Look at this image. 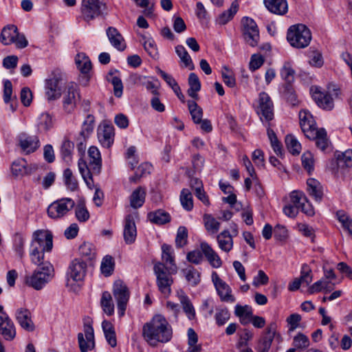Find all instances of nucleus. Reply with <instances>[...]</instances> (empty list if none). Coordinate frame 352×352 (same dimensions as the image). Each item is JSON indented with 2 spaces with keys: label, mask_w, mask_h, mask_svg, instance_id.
Segmentation results:
<instances>
[{
  "label": "nucleus",
  "mask_w": 352,
  "mask_h": 352,
  "mask_svg": "<svg viewBox=\"0 0 352 352\" xmlns=\"http://www.w3.org/2000/svg\"><path fill=\"white\" fill-rule=\"evenodd\" d=\"M162 252V262L156 263L153 270L159 290L165 297H168L170 294V285L173 283L171 275L175 271L174 250L170 245L163 244Z\"/></svg>",
  "instance_id": "nucleus-1"
},
{
  "label": "nucleus",
  "mask_w": 352,
  "mask_h": 352,
  "mask_svg": "<svg viewBox=\"0 0 352 352\" xmlns=\"http://www.w3.org/2000/svg\"><path fill=\"white\" fill-rule=\"evenodd\" d=\"M142 335L151 346H155L159 342L169 341L172 337V329L166 318L158 314L144 324Z\"/></svg>",
  "instance_id": "nucleus-2"
},
{
  "label": "nucleus",
  "mask_w": 352,
  "mask_h": 352,
  "mask_svg": "<svg viewBox=\"0 0 352 352\" xmlns=\"http://www.w3.org/2000/svg\"><path fill=\"white\" fill-rule=\"evenodd\" d=\"M53 236L51 232L38 230L32 234L30 248V256L32 262L40 265L44 258V253L50 252L53 248Z\"/></svg>",
  "instance_id": "nucleus-3"
},
{
  "label": "nucleus",
  "mask_w": 352,
  "mask_h": 352,
  "mask_svg": "<svg viewBox=\"0 0 352 352\" xmlns=\"http://www.w3.org/2000/svg\"><path fill=\"white\" fill-rule=\"evenodd\" d=\"M41 265L30 276L25 277V283L36 290L41 289L52 278L53 266L48 262H41Z\"/></svg>",
  "instance_id": "nucleus-4"
},
{
  "label": "nucleus",
  "mask_w": 352,
  "mask_h": 352,
  "mask_svg": "<svg viewBox=\"0 0 352 352\" xmlns=\"http://www.w3.org/2000/svg\"><path fill=\"white\" fill-rule=\"evenodd\" d=\"M287 39L289 44L296 48H305L311 40V34L309 28L303 24L291 26L287 33Z\"/></svg>",
  "instance_id": "nucleus-5"
},
{
  "label": "nucleus",
  "mask_w": 352,
  "mask_h": 352,
  "mask_svg": "<svg viewBox=\"0 0 352 352\" xmlns=\"http://www.w3.org/2000/svg\"><path fill=\"white\" fill-rule=\"evenodd\" d=\"M64 81V74L58 69L54 70L45 80V96L49 101L60 98Z\"/></svg>",
  "instance_id": "nucleus-6"
},
{
  "label": "nucleus",
  "mask_w": 352,
  "mask_h": 352,
  "mask_svg": "<svg viewBox=\"0 0 352 352\" xmlns=\"http://www.w3.org/2000/svg\"><path fill=\"white\" fill-rule=\"evenodd\" d=\"M80 100V89L76 83L69 82L63 92V109L68 114L72 113Z\"/></svg>",
  "instance_id": "nucleus-7"
},
{
  "label": "nucleus",
  "mask_w": 352,
  "mask_h": 352,
  "mask_svg": "<svg viewBox=\"0 0 352 352\" xmlns=\"http://www.w3.org/2000/svg\"><path fill=\"white\" fill-rule=\"evenodd\" d=\"M113 294L117 302L118 315L122 317L130 296L129 289L122 280H116L113 286Z\"/></svg>",
  "instance_id": "nucleus-8"
},
{
  "label": "nucleus",
  "mask_w": 352,
  "mask_h": 352,
  "mask_svg": "<svg viewBox=\"0 0 352 352\" xmlns=\"http://www.w3.org/2000/svg\"><path fill=\"white\" fill-rule=\"evenodd\" d=\"M75 206L71 198H62L52 202L47 208L48 216L54 219H60L66 215Z\"/></svg>",
  "instance_id": "nucleus-9"
},
{
  "label": "nucleus",
  "mask_w": 352,
  "mask_h": 352,
  "mask_svg": "<svg viewBox=\"0 0 352 352\" xmlns=\"http://www.w3.org/2000/svg\"><path fill=\"white\" fill-rule=\"evenodd\" d=\"M106 5L102 0H82L81 12L86 21L93 20L102 14Z\"/></svg>",
  "instance_id": "nucleus-10"
},
{
  "label": "nucleus",
  "mask_w": 352,
  "mask_h": 352,
  "mask_svg": "<svg viewBox=\"0 0 352 352\" xmlns=\"http://www.w3.org/2000/svg\"><path fill=\"white\" fill-rule=\"evenodd\" d=\"M242 23L243 25V36L246 43L252 47L256 46L260 37L256 23L249 17H243Z\"/></svg>",
  "instance_id": "nucleus-11"
},
{
  "label": "nucleus",
  "mask_w": 352,
  "mask_h": 352,
  "mask_svg": "<svg viewBox=\"0 0 352 352\" xmlns=\"http://www.w3.org/2000/svg\"><path fill=\"white\" fill-rule=\"evenodd\" d=\"M212 280L221 301L231 303L235 302L236 299L232 294L231 288L219 278L217 272L212 274Z\"/></svg>",
  "instance_id": "nucleus-12"
},
{
  "label": "nucleus",
  "mask_w": 352,
  "mask_h": 352,
  "mask_svg": "<svg viewBox=\"0 0 352 352\" xmlns=\"http://www.w3.org/2000/svg\"><path fill=\"white\" fill-rule=\"evenodd\" d=\"M85 334H78V341L80 352H88L91 351L95 346L94 329L90 324H85L84 327Z\"/></svg>",
  "instance_id": "nucleus-13"
},
{
  "label": "nucleus",
  "mask_w": 352,
  "mask_h": 352,
  "mask_svg": "<svg viewBox=\"0 0 352 352\" xmlns=\"http://www.w3.org/2000/svg\"><path fill=\"white\" fill-rule=\"evenodd\" d=\"M258 104V113L262 116L261 120L263 118L267 122L272 120L274 118L273 103L267 94L262 92L259 94Z\"/></svg>",
  "instance_id": "nucleus-14"
},
{
  "label": "nucleus",
  "mask_w": 352,
  "mask_h": 352,
  "mask_svg": "<svg viewBox=\"0 0 352 352\" xmlns=\"http://www.w3.org/2000/svg\"><path fill=\"white\" fill-rule=\"evenodd\" d=\"M87 270V264L82 258L74 259L69 265L67 274L74 281L84 279Z\"/></svg>",
  "instance_id": "nucleus-15"
},
{
  "label": "nucleus",
  "mask_w": 352,
  "mask_h": 352,
  "mask_svg": "<svg viewBox=\"0 0 352 352\" xmlns=\"http://www.w3.org/2000/svg\"><path fill=\"white\" fill-rule=\"evenodd\" d=\"M114 127L111 124L103 123L98 129V138L101 145L110 148L114 141Z\"/></svg>",
  "instance_id": "nucleus-16"
},
{
  "label": "nucleus",
  "mask_w": 352,
  "mask_h": 352,
  "mask_svg": "<svg viewBox=\"0 0 352 352\" xmlns=\"http://www.w3.org/2000/svg\"><path fill=\"white\" fill-rule=\"evenodd\" d=\"M300 125L306 137H313L314 130L316 129V122L307 110H302L299 112Z\"/></svg>",
  "instance_id": "nucleus-17"
},
{
  "label": "nucleus",
  "mask_w": 352,
  "mask_h": 352,
  "mask_svg": "<svg viewBox=\"0 0 352 352\" xmlns=\"http://www.w3.org/2000/svg\"><path fill=\"white\" fill-rule=\"evenodd\" d=\"M312 97L318 107L330 111L334 107L333 99L331 94L327 92L321 91L318 87L311 88Z\"/></svg>",
  "instance_id": "nucleus-18"
},
{
  "label": "nucleus",
  "mask_w": 352,
  "mask_h": 352,
  "mask_svg": "<svg viewBox=\"0 0 352 352\" xmlns=\"http://www.w3.org/2000/svg\"><path fill=\"white\" fill-rule=\"evenodd\" d=\"M123 236L126 244H132L135 241L137 236L136 226L134 217L131 214L126 215L124 219Z\"/></svg>",
  "instance_id": "nucleus-19"
},
{
  "label": "nucleus",
  "mask_w": 352,
  "mask_h": 352,
  "mask_svg": "<svg viewBox=\"0 0 352 352\" xmlns=\"http://www.w3.org/2000/svg\"><path fill=\"white\" fill-rule=\"evenodd\" d=\"M0 316V333L6 340L11 341L16 336L14 324L8 316Z\"/></svg>",
  "instance_id": "nucleus-20"
},
{
  "label": "nucleus",
  "mask_w": 352,
  "mask_h": 352,
  "mask_svg": "<svg viewBox=\"0 0 352 352\" xmlns=\"http://www.w3.org/2000/svg\"><path fill=\"white\" fill-rule=\"evenodd\" d=\"M19 146L25 154L34 153L40 146L39 139L36 135L21 134L19 136Z\"/></svg>",
  "instance_id": "nucleus-21"
},
{
  "label": "nucleus",
  "mask_w": 352,
  "mask_h": 352,
  "mask_svg": "<svg viewBox=\"0 0 352 352\" xmlns=\"http://www.w3.org/2000/svg\"><path fill=\"white\" fill-rule=\"evenodd\" d=\"M16 320L20 326L28 331L34 330V324L31 318V314L27 309L20 308L16 311Z\"/></svg>",
  "instance_id": "nucleus-22"
},
{
  "label": "nucleus",
  "mask_w": 352,
  "mask_h": 352,
  "mask_svg": "<svg viewBox=\"0 0 352 352\" xmlns=\"http://www.w3.org/2000/svg\"><path fill=\"white\" fill-rule=\"evenodd\" d=\"M177 298L179 300L181 307L189 320H194L196 317L195 307L186 293L181 290L177 292Z\"/></svg>",
  "instance_id": "nucleus-23"
},
{
  "label": "nucleus",
  "mask_w": 352,
  "mask_h": 352,
  "mask_svg": "<svg viewBox=\"0 0 352 352\" xmlns=\"http://www.w3.org/2000/svg\"><path fill=\"white\" fill-rule=\"evenodd\" d=\"M107 36L111 45L119 51H124L126 48L124 39L118 30L114 27H109L106 31Z\"/></svg>",
  "instance_id": "nucleus-24"
},
{
  "label": "nucleus",
  "mask_w": 352,
  "mask_h": 352,
  "mask_svg": "<svg viewBox=\"0 0 352 352\" xmlns=\"http://www.w3.org/2000/svg\"><path fill=\"white\" fill-rule=\"evenodd\" d=\"M275 324H270L266 329L264 335L262 336L258 345V352H268L275 333Z\"/></svg>",
  "instance_id": "nucleus-25"
},
{
  "label": "nucleus",
  "mask_w": 352,
  "mask_h": 352,
  "mask_svg": "<svg viewBox=\"0 0 352 352\" xmlns=\"http://www.w3.org/2000/svg\"><path fill=\"white\" fill-rule=\"evenodd\" d=\"M89 166L93 169V173L99 174L102 167V158L100 153L96 146H91L88 150Z\"/></svg>",
  "instance_id": "nucleus-26"
},
{
  "label": "nucleus",
  "mask_w": 352,
  "mask_h": 352,
  "mask_svg": "<svg viewBox=\"0 0 352 352\" xmlns=\"http://www.w3.org/2000/svg\"><path fill=\"white\" fill-rule=\"evenodd\" d=\"M264 3L270 12L276 14L283 15L288 10L286 0H264Z\"/></svg>",
  "instance_id": "nucleus-27"
},
{
  "label": "nucleus",
  "mask_w": 352,
  "mask_h": 352,
  "mask_svg": "<svg viewBox=\"0 0 352 352\" xmlns=\"http://www.w3.org/2000/svg\"><path fill=\"white\" fill-rule=\"evenodd\" d=\"M78 166L79 172L81 174L82 177L83 178L87 187L90 189H92L94 186L92 175L94 173H93V169L91 168V166H89V164H87V162L82 159H80L78 160Z\"/></svg>",
  "instance_id": "nucleus-28"
},
{
  "label": "nucleus",
  "mask_w": 352,
  "mask_h": 352,
  "mask_svg": "<svg viewBox=\"0 0 352 352\" xmlns=\"http://www.w3.org/2000/svg\"><path fill=\"white\" fill-rule=\"evenodd\" d=\"M18 32V28L14 25L5 26L0 35L1 42L5 45L12 44Z\"/></svg>",
  "instance_id": "nucleus-29"
},
{
  "label": "nucleus",
  "mask_w": 352,
  "mask_h": 352,
  "mask_svg": "<svg viewBox=\"0 0 352 352\" xmlns=\"http://www.w3.org/2000/svg\"><path fill=\"white\" fill-rule=\"evenodd\" d=\"M182 274L186 281L192 287L197 286L201 281V274L194 267L188 266L182 270Z\"/></svg>",
  "instance_id": "nucleus-30"
},
{
  "label": "nucleus",
  "mask_w": 352,
  "mask_h": 352,
  "mask_svg": "<svg viewBox=\"0 0 352 352\" xmlns=\"http://www.w3.org/2000/svg\"><path fill=\"white\" fill-rule=\"evenodd\" d=\"M146 189L142 186L137 188L130 196V205L133 208H140L145 201Z\"/></svg>",
  "instance_id": "nucleus-31"
},
{
  "label": "nucleus",
  "mask_w": 352,
  "mask_h": 352,
  "mask_svg": "<svg viewBox=\"0 0 352 352\" xmlns=\"http://www.w3.org/2000/svg\"><path fill=\"white\" fill-rule=\"evenodd\" d=\"M219 248L229 252L233 246L232 237L228 230H223L217 237Z\"/></svg>",
  "instance_id": "nucleus-32"
},
{
  "label": "nucleus",
  "mask_w": 352,
  "mask_h": 352,
  "mask_svg": "<svg viewBox=\"0 0 352 352\" xmlns=\"http://www.w3.org/2000/svg\"><path fill=\"white\" fill-rule=\"evenodd\" d=\"M239 8V3L237 0L234 1L231 6L228 10L224 11L221 14L219 15V16L216 19L217 23L219 25H225L228 21H230L236 13Z\"/></svg>",
  "instance_id": "nucleus-33"
},
{
  "label": "nucleus",
  "mask_w": 352,
  "mask_h": 352,
  "mask_svg": "<svg viewBox=\"0 0 352 352\" xmlns=\"http://www.w3.org/2000/svg\"><path fill=\"white\" fill-rule=\"evenodd\" d=\"M307 190L309 195L314 198L316 201H320L322 198V186L318 181L314 178H309L307 182Z\"/></svg>",
  "instance_id": "nucleus-34"
},
{
  "label": "nucleus",
  "mask_w": 352,
  "mask_h": 352,
  "mask_svg": "<svg viewBox=\"0 0 352 352\" xmlns=\"http://www.w3.org/2000/svg\"><path fill=\"white\" fill-rule=\"evenodd\" d=\"M313 137H307L309 139L316 140L318 148L324 151L329 145V140L327 138V132L324 129H314Z\"/></svg>",
  "instance_id": "nucleus-35"
},
{
  "label": "nucleus",
  "mask_w": 352,
  "mask_h": 352,
  "mask_svg": "<svg viewBox=\"0 0 352 352\" xmlns=\"http://www.w3.org/2000/svg\"><path fill=\"white\" fill-rule=\"evenodd\" d=\"M11 172L14 177L30 173V171L28 168L27 161L23 158L18 159L12 162Z\"/></svg>",
  "instance_id": "nucleus-36"
},
{
  "label": "nucleus",
  "mask_w": 352,
  "mask_h": 352,
  "mask_svg": "<svg viewBox=\"0 0 352 352\" xmlns=\"http://www.w3.org/2000/svg\"><path fill=\"white\" fill-rule=\"evenodd\" d=\"M179 201L182 207L187 212L192 211L194 207L192 192L186 188L182 190L179 195Z\"/></svg>",
  "instance_id": "nucleus-37"
},
{
  "label": "nucleus",
  "mask_w": 352,
  "mask_h": 352,
  "mask_svg": "<svg viewBox=\"0 0 352 352\" xmlns=\"http://www.w3.org/2000/svg\"><path fill=\"white\" fill-rule=\"evenodd\" d=\"M74 148V142L65 138L60 146V154L62 159L67 164L72 161Z\"/></svg>",
  "instance_id": "nucleus-38"
},
{
  "label": "nucleus",
  "mask_w": 352,
  "mask_h": 352,
  "mask_svg": "<svg viewBox=\"0 0 352 352\" xmlns=\"http://www.w3.org/2000/svg\"><path fill=\"white\" fill-rule=\"evenodd\" d=\"M149 221L155 224L162 225L170 221V215L168 212L158 210L148 214Z\"/></svg>",
  "instance_id": "nucleus-39"
},
{
  "label": "nucleus",
  "mask_w": 352,
  "mask_h": 352,
  "mask_svg": "<svg viewBox=\"0 0 352 352\" xmlns=\"http://www.w3.org/2000/svg\"><path fill=\"white\" fill-rule=\"evenodd\" d=\"M95 118L91 114H88L84 120L79 135L85 140L89 138L94 129Z\"/></svg>",
  "instance_id": "nucleus-40"
},
{
  "label": "nucleus",
  "mask_w": 352,
  "mask_h": 352,
  "mask_svg": "<svg viewBox=\"0 0 352 352\" xmlns=\"http://www.w3.org/2000/svg\"><path fill=\"white\" fill-rule=\"evenodd\" d=\"M188 85L189 89L188 90V95L192 98L197 97V92L201 89V82L195 73H190L188 76Z\"/></svg>",
  "instance_id": "nucleus-41"
},
{
  "label": "nucleus",
  "mask_w": 352,
  "mask_h": 352,
  "mask_svg": "<svg viewBox=\"0 0 352 352\" xmlns=\"http://www.w3.org/2000/svg\"><path fill=\"white\" fill-rule=\"evenodd\" d=\"M100 305L103 311L108 316H111L114 313V305L112 302V297L109 292L102 293Z\"/></svg>",
  "instance_id": "nucleus-42"
},
{
  "label": "nucleus",
  "mask_w": 352,
  "mask_h": 352,
  "mask_svg": "<svg viewBox=\"0 0 352 352\" xmlns=\"http://www.w3.org/2000/svg\"><path fill=\"white\" fill-rule=\"evenodd\" d=\"M204 223L206 230L210 234H214L219 230L220 223L211 214L204 215Z\"/></svg>",
  "instance_id": "nucleus-43"
},
{
  "label": "nucleus",
  "mask_w": 352,
  "mask_h": 352,
  "mask_svg": "<svg viewBox=\"0 0 352 352\" xmlns=\"http://www.w3.org/2000/svg\"><path fill=\"white\" fill-rule=\"evenodd\" d=\"M177 56L180 58L183 66L189 70H193L195 65L192 58L184 46L177 45Z\"/></svg>",
  "instance_id": "nucleus-44"
},
{
  "label": "nucleus",
  "mask_w": 352,
  "mask_h": 352,
  "mask_svg": "<svg viewBox=\"0 0 352 352\" xmlns=\"http://www.w3.org/2000/svg\"><path fill=\"white\" fill-rule=\"evenodd\" d=\"M188 108L193 122L195 124L200 123L203 117L202 109L193 100L188 101Z\"/></svg>",
  "instance_id": "nucleus-45"
},
{
  "label": "nucleus",
  "mask_w": 352,
  "mask_h": 352,
  "mask_svg": "<svg viewBox=\"0 0 352 352\" xmlns=\"http://www.w3.org/2000/svg\"><path fill=\"white\" fill-rule=\"evenodd\" d=\"M79 254L85 260L91 261L96 256V250L93 244L85 242L79 247Z\"/></svg>",
  "instance_id": "nucleus-46"
},
{
  "label": "nucleus",
  "mask_w": 352,
  "mask_h": 352,
  "mask_svg": "<svg viewBox=\"0 0 352 352\" xmlns=\"http://www.w3.org/2000/svg\"><path fill=\"white\" fill-rule=\"evenodd\" d=\"M287 148L292 155H298L301 151V144L292 135H287L285 137Z\"/></svg>",
  "instance_id": "nucleus-47"
},
{
  "label": "nucleus",
  "mask_w": 352,
  "mask_h": 352,
  "mask_svg": "<svg viewBox=\"0 0 352 352\" xmlns=\"http://www.w3.org/2000/svg\"><path fill=\"white\" fill-rule=\"evenodd\" d=\"M332 287L329 285V282L323 279H321L314 283L308 289V292L310 294H313L316 292L324 290L326 293L329 292L332 290Z\"/></svg>",
  "instance_id": "nucleus-48"
},
{
  "label": "nucleus",
  "mask_w": 352,
  "mask_h": 352,
  "mask_svg": "<svg viewBox=\"0 0 352 352\" xmlns=\"http://www.w3.org/2000/svg\"><path fill=\"white\" fill-rule=\"evenodd\" d=\"M64 182L67 188L71 191L76 190L78 187V182L73 175V173L69 168H66L63 172Z\"/></svg>",
  "instance_id": "nucleus-49"
},
{
  "label": "nucleus",
  "mask_w": 352,
  "mask_h": 352,
  "mask_svg": "<svg viewBox=\"0 0 352 352\" xmlns=\"http://www.w3.org/2000/svg\"><path fill=\"white\" fill-rule=\"evenodd\" d=\"M337 163L340 167L352 166V150H346V151L338 154Z\"/></svg>",
  "instance_id": "nucleus-50"
},
{
  "label": "nucleus",
  "mask_w": 352,
  "mask_h": 352,
  "mask_svg": "<svg viewBox=\"0 0 352 352\" xmlns=\"http://www.w3.org/2000/svg\"><path fill=\"white\" fill-rule=\"evenodd\" d=\"M76 64L78 69L83 74H87L91 69V63L88 57L78 54L76 58Z\"/></svg>",
  "instance_id": "nucleus-51"
},
{
  "label": "nucleus",
  "mask_w": 352,
  "mask_h": 352,
  "mask_svg": "<svg viewBox=\"0 0 352 352\" xmlns=\"http://www.w3.org/2000/svg\"><path fill=\"white\" fill-rule=\"evenodd\" d=\"M114 268V261L112 256L109 255L105 256L101 263L100 270L101 272L105 276H109Z\"/></svg>",
  "instance_id": "nucleus-52"
},
{
  "label": "nucleus",
  "mask_w": 352,
  "mask_h": 352,
  "mask_svg": "<svg viewBox=\"0 0 352 352\" xmlns=\"http://www.w3.org/2000/svg\"><path fill=\"white\" fill-rule=\"evenodd\" d=\"M230 314L228 309L224 308H217L214 315L215 321L217 325L222 326L225 324L230 319Z\"/></svg>",
  "instance_id": "nucleus-53"
},
{
  "label": "nucleus",
  "mask_w": 352,
  "mask_h": 352,
  "mask_svg": "<svg viewBox=\"0 0 352 352\" xmlns=\"http://www.w3.org/2000/svg\"><path fill=\"white\" fill-rule=\"evenodd\" d=\"M295 72L289 62H285L280 69V76L283 80L290 83L294 80Z\"/></svg>",
  "instance_id": "nucleus-54"
},
{
  "label": "nucleus",
  "mask_w": 352,
  "mask_h": 352,
  "mask_svg": "<svg viewBox=\"0 0 352 352\" xmlns=\"http://www.w3.org/2000/svg\"><path fill=\"white\" fill-rule=\"evenodd\" d=\"M290 203L293 206H296L298 209L300 210L302 204L307 201V197L305 194L300 191H293L291 192L290 196Z\"/></svg>",
  "instance_id": "nucleus-55"
},
{
  "label": "nucleus",
  "mask_w": 352,
  "mask_h": 352,
  "mask_svg": "<svg viewBox=\"0 0 352 352\" xmlns=\"http://www.w3.org/2000/svg\"><path fill=\"white\" fill-rule=\"evenodd\" d=\"M75 215L80 222H85L89 219V213L85 207V204H78L75 209Z\"/></svg>",
  "instance_id": "nucleus-56"
},
{
  "label": "nucleus",
  "mask_w": 352,
  "mask_h": 352,
  "mask_svg": "<svg viewBox=\"0 0 352 352\" xmlns=\"http://www.w3.org/2000/svg\"><path fill=\"white\" fill-rule=\"evenodd\" d=\"M303 168L311 174L314 168V161L312 154L310 152H305L301 157Z\"/></svg>",
  "instance_id": "nucleus-57"
},
{
  "label": "nucleus",
  "mask_w": 352,
  "mask_h": 352,
  "mask_svg": "<svg viewBox=\"0 0 352 352\" xmlns=\"http://www.w3.org/2000/svg\"><path fill=\"white\" fill-rule=\"evenodd\" d=\"M144 48L153 58H158V52L154 40L152 38H148L144 42Z\"/></svg>",
  "instance_id": "nucleus-58"
},
{
  "label": "nucleus",
  "mask_w": 352,
  "mask_h": 352,
  "mask_svg": "<svg viewBox=\"0 0 352 352\" xmlns=\"http://www.w3.org/2000/svg\"><path fill=\"white\" fill-rule=\"evenodd\" d=\"M188 232L185 226H179L177 228V248H183L188 243Z\"/></svg>",
  "instance_id": "nucleus-59"
},
{
  "label": "nucleus",
  "mask_w": 352,
  "mask_h": 352,
  "mask_svg": "<svg viewBox=\"0 0 352 352\" xmlns=\"http://www.w3.org/2000/svg\"><path fill=\"white\" fill-rule=\"evenodd\" d=\"M299 279L302 283H305L307 285H309L312 281V272L307 264H303L302 265Z\"/></svg>",
  "instance_id": "nucleus-60"
},
{
  "label": "nucleus",
  "mask_w": 352,
  "mask_h": 352,
  "mask_svg": "<svg viewBox=\"0 0 352 352\" xmlns=\"http://www.w3.org/2000/svg\"><path fill=\"white\" fill-rule=\"evenodd\" d=\"M309 64L316 67H320L322 66L324 61L322 54L318 51H311L309 54Z\"/></svg>",
  "instance_id": "nucleus-61"
},
{
  "label": "nucleus",
  "mask_w": 352,
  "mask_h": 352,
  "mask_svg": "<svg viewBox=\"0 0 352 352\" xmlns=\"http://www.w3.org/2000/svg\"><path fill=\"white\" fill-rule=\"evenodd\" d=\"M293 344L297 349H303L309 345V340L305 335L298 333L294 337Z\"/></svg>",
  "instance_id": "nucleus-62"
},
{
  "label": "nucleus",
  "mask_w": 352,
  "mask_h": 352,
  "mask_svg": "<svg viewBox=\"0 0 352 352\" xmlns=\"http://www.w3.org/2000/svg\"><path fill=\"white\" fill-rule=\"evenodd\" d=\"M252 338L253 333L248 329H244L243 332L240 335L239 342L236 344L237 348L239 349H243V347L245 349L247 348L248 341L252 340Z\"/></svg>",
  "instance_id": "nucleus-63"
},
{
  "label": "nucleus",
  "mask_w": 352,
  "mask_h": 352,
  "mask_svg": "<svg viewBox=\"0 0 352 352\" xmlns=\"http://www.w3.org/2000/svg\"><path fill=\"white\" fill-rule=\"evenodd\" d=\"M263 63L264 58L263 56L258 54H254L252 55L250 58L249 64L250 69L254 72L261 67Z\"/></svg>",
  "instance_id": "nucleus-64"
}]
</instances>
